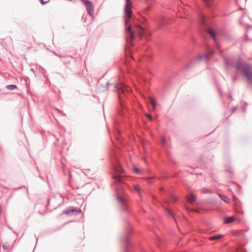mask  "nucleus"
Instances as JSON below:
<instances>
[{
  "label": "nucleus",
  "instance_id": "1a4fd4ad",
  "mask_svg": "<svg viewBox=\"0 0 252 252\" xmlns=\"http://www.w3.org/2000/svg\"><path fill=\"white\" fill-rule=\"evenodd\" d=\"M235 220V218L231 216V217H227L224 219V222L225 223H230L234 221Z\"/></svg>",
  "mask_w": 252,
  "mask_h": 252
},
{
  "label": "nucleus",
  "instance_id": "6e6552de",
  "mask_svg": "<svg viewBox=\"0 0 252 252\" xmlns=\"http://www.w3.org/2000/svg\"><path fill=\"white\" fill-rule=\"evenodd\" d=\"M214 53V51L213 50H210L209 52L206 54L205 55H199L197 57V60L200 61L202 60L203 58H205L207 61H208L210 58L213 55Z\"/></svg>",
  "mask_w": 252,
  "mask_h": 252
},
{
  "label": "nucleus",
  "instance_id": "4be33fe9",
  "mask_svg": "<svg viewBox=\"0 0 252 252\" xmlns=\"http://www.w3.org/2000/svg\"><path fill=\"white\" fill-rule=\"evenodd\" d=\"M165 142H166L165 138L164 137H162L161 139V144L162 145V146L164 145Z\"/></svg>",
  "mask_w": 252,
  "mask_h": 252
},
{
  "label": "nucleus",
  "instance_id": "0eeeda50",
  "mask_svg": "<svg viewBox=\"0 0 252 252\" xmlns=\"http://www.w3.org/2000/svg\"><path fill=\"white\" fill-rule=\"evenodd\" d=\"M115 87L116 88V89L118 91V94H119V97L120 99V93H124L126 91L127 92H128V88H127L126 87V85L123 84H117L115 85Z\"/></svg>",
  "mask_w": 252,
  "mask_h": 252
},
{
  "label": "nucleus",
  "instance_id": "f03ea898",
  "mask_svg": "<svg viewBox=\"0 0 252 252\" xmlns=\"http://www.w3.org/2000/svg\"><path fill=\"white\" fill-rule=\"evenodd\" d=\"M114 170L117 175L114 176L113 177V184L114 185L115 189L117 192V194L118 196V200L119 201L121 209L124 211H126L128 210V206L127 205L125 200V199L119 195V189L121 188V186L124 184V181L122 179V176L120 175L121 174H122L124 172V169L122 168V167L118 164L117 166L114 167Z\"/></svg>",
  "mask_w": 252,
  "mask_h": 252
},
{
  "label": "nucleus",
  "instance_id": "f257e3e1",
  "mask_svg": "<svg viewBox=\"0 0 252 252\" xmlns=\"http://www.w3.org/2000/svg\"><path fill=\"white\" fill-rule=\"evenodd\" d=\"M131 5L132 3L125 4V17L126 18L125 20L126 35L127 38H129L130 41H132L135 39L136 34H137L139 38H141L144 32V29L140 25H138L136 28V31L132 29L131 25L127 26L128 19L130 18L132 15Z\"/></svg>",
  "mask_w": 252,
  "mask_h": 252
},
{
  "label": "nucleus",
  "instance_id": "cd10ccee",
  "mask_svg": "<svg viewBox=\"0 0 252 252\" xmlns=\"http://www.w3.org/2000/svg\"><path fill=\"white\" fill-rule=\"evenodd\" d=\"M201 21H202V24H203V25L205 24V19L203 16L201 17Z\"/></svg>",
  "mask_w": 252,
  "mask_h": 252
},
{
  "label": "nucleus",
  "instance_id": "423d86ee",
  "mask_svg": "<svg viewBox=\"0 0 252 252\" xmlns=\"http://www.w3.org/2000/svg\"><path fill=\"white\" fill-rule=\"evenodd\" d=\"M81 212L80 209H77L73 207H69L63 211V213L67 215H77Z\"/></svg>",
  "mask_w": 252,
  "mask_h": 252
},
{
  "label": "nucleus",
  "instance_id": "a211bd4d",
  "mask_svg": "<svg viewBox=\"0 0 252 252\" xmlns=\"http://www.w3.org/2000/svg\"><path fill=\"white\" fill-rule=\"evenodd\" d=\"M167 211H168V214L170 215H171L174 219L175 221H176L175 213L172 210H168Z\"/></svg>",
  "mask_w": 252,
  "mask_h": 252
},
{
  "label": "nucleus",
  "instance_id": "20e7f679",
  "mask_svg": "<svg viewBox=\"0 0 252 252\" xmlns=\"http://www.w3.org/2000/svg\"><path fill=\"white\" fill-rule=\"evenodd\" d=\"M127 226H126L125 229L127 231V234H126L122 239V241L125 243V245H126V247H128L130 245L129 234L132 232V230H131L129 224L127 223Z\"/></svg>",
  "mask_w": 252,
  "mask_h": 252
},
{
  "label": "nucleus",
  "instance_id": "9b49d317",
  "mask_svg": "<svg viewBox=\"0 0 252 252\" xmlns=\"http://www.w3.org/2000/svg\"><path fill=\"white\" fill-rule=\"evenodd\" d=\"M207 32L209 33L213 37V40L216 42V36L215 32L211 29H208Z\"/></svg>",
  "mask_w": 252,
  "mask_h": 252
},
{
  "label": "nucleus",
  "instance_id": "9d476101",
  "mask_svg": "<svg viewBox=\"0 0 252 252\" xmlns=\"http://www.w3.org/2000/svg\"><path fill=\"white\" fill-rule=\"evenodd\" d=\"M196 198V195L193 193H190V195L188 198V200L189 203H192L195 200Z\"/></svg>",
  "mask_w": 252,
  "mask_h": 252
},
{
  "label": "nucleus",
  "instance_id": "5701e85b",
  "mask_svg": "<svg viewBox=\"0 0 252 252\" xmlns=\"http://www.w3.org/2000/svg\"><path fill=\"white\" fill-rule=\"evenodd\" d=\"M226 170L227 171H228L230 173H232V169L231 167H227L226 168Z\"/></svg>",
  "mask_w": 252,
  "mask_h": 252
},
{
  "label": "nucleus",
  "instance_id": "7ed1b4c3",
  "mask_svg": "<svg viewBox=\"0 0 252 252\" xmlns=\"http://www.w3.org/2000/svg\"><path fill=\"white\" fill-rule=\"evenodd\" d=\"M237 70L241 71L246 77L248 83L252 85V66L244 62H239L236 65Z\"/></svg>",
  "mask_w": 252,
  "mask_h": 252
},
{
  "label": "nucleus",
  "instance_id": "473e14b6",
  "mask_svg": "<svg viewBox=\"0 0 252 252\" xmlns=\"http://www.w3.org/2000/svg\"><path fill=\"white\" fill-rule=\"evenodd\" d=\"M216 44H217V46L218 48H219H219H220V45H219L218 43H216Z\"/></svg>",
  "mask_w": 252,
  "mask_h": 252
},
{
  "label": "nucleus",
  "instance_id": "f3484780",
  "mask_svg": "<svg viewBox=\"0 0 252 252\" xmlns=\"http://www.w3.org/2000/svg\"><path fill=\"white\" fill-rule=\"evenodd\" d=\"M208 7H210L213 0H203Z\"/></svg>",
  "mask_w": 252,
  "mask_h": 252
},
{
  "label": "nucleus",
  "instance_id": "b1692460",
  "mask_svg": "<svg viewBox=\"0 0 252 252\" xmlns=\"http://www.w3.org/2000/svg\"><path fill=\"white\" fill-rule=\"evenodd\" d=\"M146 180L148 183H151L153 181V178L149 177V178H147Z\"/></svg>",
  "mask_w": 252,
  "mask_h": 252
},
{
  "label": "nucleus",
  "instance_id": "a878e982",
  "mask_svg": "<svg viewBox=\"0 0 252 252\" xmlns=\"http://www.w3.org/2000/svg\"><path fill=\"white\" fill-rule=\"evenodd\" d=\"M134 189L136 191H139L140 190V187L138 185H135L134 186Z\"/></svg>",
  "mask_w": 252,
  "mask_h": 252
},
{
  "label": "nucleus",
  "instance_id": "6ab92c4d",
  "mask_svg": "<svg viewBox=\"0 0 252 252\" xmlns=\"http://www.w3.org/2000/svg\"><path fill=\"white\" fill-rule=\"evenodd\" d=\"M2 248L4 250H7L9 248V245L8 243H4L2 245Z\"/></svg>",
  "mask_w": 252,
  "mask_h": 252
},
{
  "label": "nucleus",
  "instance_id": "f8f14e48",
  "mask_svg": "<svg viewBox=\"0 0 252 252\" xmlns=\"http://www.w3.org/2000/svg\"><path fill=\"white\" fill-rule=\"evenodd\" d=\"M222 237H223L222 235L218 234V235H216L212 236V237H210L209 238V239L211 241L216 240L220 239V238H222Z\"/></svg>",
  "mask_w": 252,
  "mask_h": 252
},
{
  "label": "nucleus",
  "instance_id": "7c9ffc66",
  "mask_svg": "<svg viewBox=\"0 0 252 252\" xmlns=\"http://www.w3.org/2000/svg\"><path fill=\"white\" fill-rule=\"evenodd\" d=\"M130 0H126V4L132 3L130 1Z\"/></svg>",
  "mask_w": 252,
  "mask_h": 252
},
{
  "label": "nucleus",
  "instance_id": "c756f323",
  "mask_svg": "<svg viewBox=\"0 0 252 252\" xmlns=\"http://www.w3.org/2000/svg\"><path fill=\"white\" fill-rule=\"evenodd\" d=\"M225 63L227 65L229 66L230 64L229 63V62L227 61V59H225Z\"/></svg>",
  "mask_w": 252,
  "mask_h": 252
},
{
  "label": "nucleus",
  "instance_id": "c85d7f7f",
  "mask_svg": "<svg viewBox=\"0 0 252 252\" xmlns=\"http://www.w3.org/2000/svg\"><path fill=\"white\" fill-rule=\"evenodd\" d=\"M40 3L42 4H45L46 3H47L48 1H44L43 0H40Z\"/></svg>",
  "mask_w": 252,
  "mask_h": 252
},
{
  "label": "nucleus",
  "instance_id": "2f4dec72",
  "mask_svg": "<svg viewBox=\"0 0 252 252\" xmlns=\"http://www.w3.org/2000/svg\"><path fill=\"white\" fill-rule=\"evenodd\" d=\"M109 85H110V83H108V82H107V83H106V86H107V89H107V90H108V86H109Z\"/></svg>",
  "mask_w": 252,
  "mask_h": 252
},
{
  "label": "nucleus",
  "instance_id": "4468645a",
  "mask_svg": "<svg viewBox=\"0 0 252 252\" xmlns=\"http://www.w3.org/2000/svg\"><path fill=\"white\" fill-rule=\"evenodd\" d=\"M5 88L8 90H13L17 88L15 85H8L6 86Z\"/></svg>",
  "mask_w": 252,
  "mask_h": 252
},
{
  "label": "nucleus",
  "instance_id": "f704fd0d",
  "mask_svg": "<svg viewBox=\"0 0 252 252\" xmlns=\"http://www.w3.org/2000/svg\"><path fill=\"white\" fill-rule=\"evenodd\" d=\"M21 187L20 188H16V189H15V190H16V189H21Z\"/></svg>",
  "mask_w": 252,
  "mask_h": 252
},
{
  "label": "nucleus",
  "instance_id": "393cba45",
  "mask_svg": "<svg viewBox=\"0 0 252 252\" xmlns=\"http://www.w3.org/2000/svg\"><path fill=\"white\" fill-rule=\"evenodd\" d=\"M146 116H147V117L148 118V119L150 121H152L153 117H152V116L151 115H150V114H146Z\"/></svg>",
  "mask_w": 252,
  "mask_h": 252
},
{
  "label": "nucleus",
  "instance_id": "aec40b11",
  "mask_svg": "<svg viewBox=\"0 0 252 252\" xmlns=\"http://www.w3.org/2000/svg\"><path fill=\"white\" fill-rule=\"evenodd\" d=\"M56 110L58 112H59L61 115H62L63 116H65L66 115L65 114H64L63 113V112L62 111V110H60L58 108H55Z\"/></svg>",
  "mask_w": 252,
  "mask_h": 252
},
{
  "label": "nucleus",
  "instance_id": "dca6fc26",
  "mask_svg": "<svg viewBox=\"0 0 252 252\" xmlns=\"http://www.w3.org/2000/svg\"><path fill=\"white\" fill-rule=\"evenodd\" d=\"M201 192L203 193H206V194L211 193V191L209 189H206V188L202 189H201Z\"/></svg>",
  "mask_w": 252,
  "mask_h": 252
},
{
  "label": "nucleus",
  "instance_id": "bb28decb",
  "mask_svg": "<svg viewBox=\"0 0 252 252\" xmlns=\"http://www.w3.org/2000/svg\"><path fill=\"white\" fill-rule=\"evenodd\" d=\"M134 172L136 173V174H139L140 173V170H139L138 168H136V167H135L134 169Z\"/></svg>",
  "mask_w": 252,
  "mask_h": 252
},
{
  "label": "nucleus",
  "instance_id": "2eb2a0df",
  "mask_svg": "<svg viewBox=\"0 0 252 252\" xmlns=\"http://www.w3.org/2000/svg\"><path fill=\"white\" fill-rule=\"evenodd\" d=\"M150 102L152 105L153 108L155 109L156 108V106H157V103H156V101L152 98H150Z\"/></svg>",
  "mask_w": 252,
  "mask_h": 252
},
{
  "label": "nucleus",
  "instance_id": "ddd939ff",
  "mask_svg": "<svg viewBox=\"0 0 252 252\" xmlns=\"http://www.w3.org/2000/svg\"><path fill=\"white\" fill-rule=\"evenodd\" d=\"M219 196L220 198L225 202L228 203L229 202V199L226 196L221 194H220Z\"/></svg>",
  "mask_w": 252,
  "mask_h": 252
},
{
  "label": "nucleus",
  "instance_id": "39448f33",
  "mask_svg": "<svg viewBox=\"0 0 252 252\" xmlns=\"http://www.w3.org/2000/svg\"><path fill=\"white\" fill-rule=\"evenodd\" d=\"M82 3L86 6L88 13L90 15H92L94 13V7L93 2L89 0H82Z\"/></svg>",
  "mask_w": 252,
  "mask_h": 252
},
{
  "label": "nucleus",
  "instance_id": "c9c22d12",
  "mask_svg": "<svg viewBox=\"0 0 252 252\" xmlns=\"http://www.w3.org/2000/svg\"><path fill=\"white\" fill-rule=\"evenodd\" d=\"M126 252H128L127 251H126Z\"/></svg>",
  "mask_w": 252,
  "mask_h": 252
},
{
  "label": "nucleus",
  "instance_id": "72a5a7b5",
  "mask_svg": "<svg viewBox=\"0 0 252 252\" xmlns=\"http://www.w3.org/2000/svg\"><path fill=\"white\" fill-rule=\"evenodd\" d=\"M236 109V108L235 107H234L233 109V112H234Z\"/></svg>",
  "mask_w": 252,
  "mask_h": 252
},
{
  "label": "nucleus",
  "instance_id": "412c9836",
  "mask_svg": "<svg viewBox=\"0 0 252 252\" xmlns=\"http://www.w3.org/2000/svg\"><path fill=\"white\" fill-rule=\"evenodd\" d=\"M177 197L174 195H171V201L172 202H175L176 200H177Z\"/></svg>",
  "mask_w": 252,
  "mask_h": 252
}]
</instances>
